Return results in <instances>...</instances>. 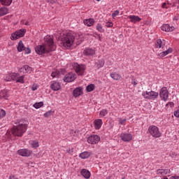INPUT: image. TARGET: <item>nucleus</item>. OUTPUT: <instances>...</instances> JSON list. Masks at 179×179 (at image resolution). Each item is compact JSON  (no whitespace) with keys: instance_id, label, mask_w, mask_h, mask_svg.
<instances>
[{"instance_id":"1","label":"nucleus","mask_w":179,"mask_h":179,"mask_svg":"<svg viewBox=\"0 0 179 179\" xmlns=\"http://www.w3.org/2000/svg\"><path fill=\"white\" fill-rule=\"evenodd\" d=\"M55 43L51 36H46L44 38V43L38 45L35 48V51L38 55H43V54H48L51 51H55Z\"/></svg>"},{"instance_id":"2","label":"nucleus","mask_w":179,"mask_h":179,"mask_svg":"<svg viewBox=\"0 0 179 179\" xmlns=\"http://www.w3.org/2000/svg\"><path fill=\"white\" fill-rule=\"evenodd\" d=\"M75 43V35L72 32H69L62 38L61 45L64 48H69L73 45Z\"/></svg>"},{"instance_id":"3","label":"nucleus","mask_w":179,"mask_h":179,"mask_svg":"<svg viewBox=\"0 0 179 179\" xmlns=\"http://www.w3.org/2000/svg\"><path fill=\"white\" fill-rule=\"evenodd\" d=\"M27 128V126L25 124L19 122L18 125L14 126L12 129V134L14 136H23Z\"/></svg>"},{"instance_id":"4","label":"nucleus","mask_w":179,"mask_h":179,"mask_svg":"<svg viewBox=\"0 0 179 179\" xmlns=\"http://www.w3.org/2000/svg\"><path fill=\"white\" fill-rule=\"evenodd\" d=\"M148 131L152 138H160V136H162V132H160L159 127L155 125L150 126L148 129Z\"/></svg>"},{"instance_id":"5","label":"nucleus","mask_w":179,"mask_h":179,"mask_svg":"<svg viewBox=\"0 0 179 179\" xmlns=\"http://www.w3.org/2000/svg\"><path fill=\"white\" fill-rule=\"evenodd\" d=\"M142 96L147 100H155L159 96V93L155 91H145L143 92Z\"/></svg>"},{"instance_id":"6","label":"nucleus","mask_w":179,"mask_h":179,"mask_svg":"<svg viewBox=\"0 0 179 179\" xmlns=\"http://www.w3.org/2000/svg\"><path fill=\"white\" fill-rule=\"evenodd\" d=\"M73 69L75 70L77 75L83 76V75L85 74V71H86V66L76 63L73 65Z\"/></svg>"},{"instance_id":"7","label":"nucleus","mask_w":179,"mask_h":179,"mask_svg":"<svg viewBox=\"0 0 179 179\" xmlns=\"http://www.w3.org/2000/svg\"><path fill=\"white\" fill-rule=\"evenodd\" d=\"M26 34V29H20L17 31H15L14 34L11 35V40H17L20 38V37H23L24 34Z\"/></svg>"},{"instance_id":"8","label":"nucleus","mask_w":179,"mask_h":179,"mask_svg":"<svg viewBox=\"0 0 179 179\" xmlns=\"http://www.w3.org/2000/svg\"><path fill=\"white\" fill-rule=\"evenodd\" d=\"M87 142L91 145H96L98 142H100V136L96 134L91 135L87 138Z\"/></svg>"},{"instance_id":"9","label":"nucleus","mask_w":179,"mask_h":179,"mask_svg":"<svg viewBox=\"0 0 179 179\" xmlns=\"http://www.w3.org/2000/svg\"><path fill=\"white\" fill-rule=\"evenodd\" d=\"M159 96L164 101H167L169 99V90L166 87H162L159 91Z\"/></svg>"},{"instance_id":"10","label":"nucleus","mask_w":179,"mask_h":179,"mask_svg":"<svg viewBox=\"0 0 179 179\" xmlns=\"http://www.w3.org/2000/svg\"><path fill=\"white\" fill-rule=\"evenodd\" d=\"M17 153L20 156H22L24 157H29L31 156L33 152L28 149H21L17 150Z\"/></svg>"},{"instance_id":"11","label":"nucleus","mask_w":179,"mask_h":179,"mask_svg":"<svg viewBox=\"0 0 179 179\" xmlns=\"http://www.w3.org/2000/svg\"><path fill=\"white\" fill-rule=\"evenodd\" d=\"M132 138V134L129 133H122L120 134V139H122L123 142H131Z\"/></svg>"},{"instance_id":"12","label":"nucleus","mask_w":179,"mask_h":179,"mask_svg":"<svg viewBox=\"0 0 179 179\" xmlns=\"http://www.w3.org/2000/svg\"><path fill=\"white\" fill-rule=\"evenodd\" d=\"M75 79H76V74L73 73H69L64 78V82H68V83L73 82Z\"/></svg>"},{"instance_id":"13","label":"nucleus","mask_w":179,"mask_h":179,"mask_svg":"<svg viewBox=\"0 0 179 179\" xmlns=\"http://www.w3.org/2000/svg\"><path fill=\"white\" fill-rule=\"evenodd\" d=\"M50 89L54 90V92H58V90L61 89V83L57 81H53L50 85Z\"/></svg>"},{"instance_id":"14","label":"nucleus","mask_w":179,"mask_h":179,"mask_svg":"<svg viewBox=\"0 0 179 179\" xmlns=\"http://www.w3.org/2000/svg\"><path fill=\"white\" fill-rule=\"evenodd\" d=\"M128 19L130 20L131 23H138L142 20V19L138 15H129Z\"/></svg>"},{"instance_id":"15","label":"nucleus","mask_w":179,"mask_h":179,"mask_svg":"<svg viewBox=\"0 0 179 179\" xmlns=\"http://www.w3.org/2000/svg\"><path fill=\"white\" fill-rule=\"evenodd\" d=\"M83 94V89H82L80 87L76 88L73 92V96H74V97H79V96L82 95Z\"/></svg>"},{"instance_id":"16","label":"nucleus","mask_w":179,"mask_h":179,"mask_svg":"<svg viewBox=\"0 0 179 179\" xmlns=\"http://www.w3.org/2000/svg\"><path fill=\"white\" fill-rule=\"evenodd\" d=\"M164 45H166V41L158 39L155 43L156 48H164Z\"/></svg>"},{"instance_id":"17","label":"nucleus","mask_w":179,"mask_h":179,"mask_svg":"<svg viewBox=\"0 0 179 179\" xmlns=\"http://www.w3.org/2000/svg\"><path fill=\"white\" fill-rule=\"evenodd\" d=\"M161 29L163 31H174V27H170L168 24H165L161 27Z\"/></svg>"},{"instance_id":"18","label":"nucleus","mask_w":179,"mask_h":179,"mask_svg":"<svg viewBox=\"0 0 179 179\" xmlns=\"http://www.w3.org/2000/svg\"><path fill=\"white\" fill-rule=\"evenodd\" d=\"M17 76H19V73H11L8 74V76L6 77V80L8 82H10V80H16Z\"/></svg>"},{"instance_id":"19","label":"nucleus","mask_w":179,"mask_h":179,"mask_svg":"<svg viewBox=\"0 0 179 179\" xmlns=\"http://www.w3.org/2000/svg\"><path fill=\"white\" fill-rule=\"evenodd\" d=\"M94 125L95 129H100L103 125V120L101 119H96L94 121Z\"/></svg>"},{"instance_id":"20","label":"nucleus","mask_w":179,"mask_h":179,"mask_svg":"<svg viewBox=\"0 0 179 179\" xmlns=\"http://www.w3.org/2000/svg\"><path fill=\"white\" fill-rule=\"evenodd\" d=\"M83 23L85 26L91 27V26H93V24H94V20L93 18L85 19L83 20Z\"/></svg>"},{"instance_id":"21","label":"nucleus","mask_w":179,"mask_h":179,"mask_svg":"<svg viewBox=\"0 0 179 179\" xmlns=\"http://www.w3.org/2000/svg\"><path fill=\"white\" fill-rule=\"evenodd\" d=\"M110 76L112 78V79H113V80H120V79H121V74L117 72L111 73Z\"/></svg>"},{"instance_id":"22","label":"nucleus","mask_w":179,"mask_h":179,"mask_svg":"<svg viewBox=\"0 0 179 179\" xmlns=\"http://www.w3.org/2000/svg\"><path fill=\"white\" fill-rule=\"evenodd\" d=\"M96 51L93 49L87 48L84 50V55H94Z\"/></svg>"},{"instance_id":"23","label":"nucleus","mask_w":179,"mask_h":179,"mask_svg":"<svg viewBox=\"0 0 179 179\" xmlns=\"http://www.w3.org/2000/svg\"><path fill=\"white\" fill-rule=\"evenodd\" d=\"M17 48V51H19V52H22V51H24V50H26V47H24V45L23 44V42L22 41H20L18 43Z\"/></svg>"},{"instance_id":"24","label":"nucleus","mask_w":179,"mask_h":179,"mask_svg":"<svg viewBox=\"0 0 179 179\" xmlns=\"http://www.w3.org/2000/svg\"><path fill=\"white\" fill-rule=\"evenodd\" d=\"M90 155H92L90 152L85 151L79 155V157L80 159H87V157H90Z\"/></svg>"},{"instance_id":"25","label":"nucleus","mask_w":179,"mask_h":179,"mask_svg":"<svg viewBox=\"0 0 179 179\" xmlns=\"http://www.w3.org/2000/svg\"><path fill=\"white\" fill-rule=\"evenodd\" d=\"M9 10L6 7L0 8V16H5V15H8Z\"/></svg>"},{"instance_id":"26","label":"nucleus","mask_w":179,"mask_h":179,"mask_svg":"<svg viewBox=\"0 0 179 179\" xmlns=\"http://www.w3.org/2000/svg\"><path fill=\"white\" fill-rule=\"evenodd\" d=\"M80 173L85 178H90V172L88 170L83 169Z\"/></svg>"},{"instance_id":"27","label":"nucleus","mask_w":179,"mask_h":179,"mask_svg":"<svg viewBox=\"0 0 179 179\" xmlns=\"http://www.w3.org/2000/svg\"><path fill=\"white\" fill-rule=\"evenodd\" d=\"M169 173V170L167 169H158L157 171V174L158 176H166Z\"/></svg>"},{"instance_id":"28","label":"nucleus","mask_w":179,"mask_h":179,"mask_svg":"<svg viewBox=\"0 0 179 179\" xmlns=\"http://www.w3.org/2000/svg\"><path fill=\"white\" fill-rule=\"evenodd\" d=\"M0 3L4 6H10L12 0H0Z\"/></svg>"},{"instance_id":"29","label":"nucleus","mask_w":179,"mask_h":179,"mask_svg":"<svg viewBox=\"0 0 179 179\" xmlns=\"http://www.w3.org/2000/svg\"><path fill=\"white\" fill-rule=\"evenodd\" d=\"M9 92L8 91H2L0 93V97H3V99H5V100H7V99L9 97Z\"/></svg>"},{"instance_id":"30","label":"nucleus","mask_w":179,"mask_h":179,"mask_svg":"<svg viewBox=\"0 0 179 179\" xmlns=\"http://www.w3.org/2000/svg\"><path fill=\"white\" fill-rule=\"evenodd\" d=\"M76 38L77 40H78V43L79 44H80V43H82L84 40L83 38V34H80V33H78L76 35Z\"/></svg>"},{"instance_id":"31","label":"nucleus","mask_w":179,"mask_h":179,"mask_svg":"<svg viewBox=\"0 0 179 179\" xmlns=\"http://www.w3.org/2000/svg\"><path fill=\"white\" fill-rule=\"evenodd\" d=\"M96 29L99 31V33H104L105 31L104 28H103V25L100 23L96 24Z\"/></svg>"},{"instance_id":"32","label":"nucleus","mask_w":179,"mask_h":179,"mask_svg":"<svg viewBox=\"0 0 179 179\" xmlns=\"http://www.w3.org/2000/svg\"><path fill=\"white\" fill-rule=\"evenodd\" d=\"M96 66L97 68H103L104 66V59H100L98 62H96Z\"/></svg>"},{"instance_id":"33","label":"nucleus","mask_w":179,"mask_h":179,"mask_svg":"<svg viewBox=\"0 0 179 179\" xmlns=\"http://www.w3.org/2000/svg\"><path fill=\"white\" fill-rule=\"evenodd\" d=\"M15 80L18 83H24V76H17Z\"/></svg>"},{"instance_id":"34","label":"nucleus","mask_w":179,"mask_h":179,"mask_svg":"<svg viewBox=\"0 0 179 179\" xmlns=\"http://www.w3.org/2000/svg\"><path fill=\"white\" fill-rule=\"evenodd\" d=\"M107 114H108V110H107V109H103L99 113V115L101 117H106Z\"/></svg>"},{"instance_id":"35","label":"nucleus","mask_w":179,"mask_h":179,"mask_svg":"<svg viewBox=\"0 0 179 179\" xmlns=\"http://www.w3.org/2000/svg\"><path fill=\"white\" fill-rule=\"evenodd\" d=\"M94 87H95V86L94 84H90L88 86H87L86 90H87V92H93V90H94Z\"/></svg>"},{"instance_id":"36","label":"nucleus","mask_w":179,"mask_h":179,"mask_svg":"<svg viewBox=\"0 0 179 179\" xmlns=\"http://www.w3.org/2000/svg\"><path fill=\"white\" fill-rule=\"evenodd\" d=\"M31 145L34 149H37V148H38V146H39L38 141H32V143H31Z\"/></svg>"},{"instance_id":"37","label":"nucleus","mask_w":179,"mask_h":179,"mask_svg":"<svg viewBox=\"0 0 179 179\" xmlns=\"http://www.w3.org/2000/svg\"><path fill=\"white\" fill-rule=\"evenodd\" d=\"M43 106H44L43 102L36 103L34 104V108H41V107H43Z\"/></svg>"},{"instance_id":"38","label":"nucleus","mask_w":179,"mask_h":179,"mask_svg":"<svg viewBox=\"0 0 179 179\" xmlns=\"http://www.w3.org/2000/svg\"><path fill=\"white\" fill-rule=\"evenodd\" d=\"M25 71L26 73H31V72L33 71V69L28 65H25Z\"/></svg>"},{"instance_id":"39","label":"nucleus","mask_w":179,"mask_h":179,"mask_svg":"<svg viewBox=\"0 0 179 179\" xmlns=\"http://www.w3.org/2000/svg\"><path fill=\"white\" fill-rule=\"evenodd\" d=\"M118 122L120 125H125V122H127V119L126 118H118Z\"/></svg>"},{"instance_id":"40","label":"nucleus","mask_w":179,"mask_h":179,"mask_svg":"<svg viewBox=\"0 0 179 179\" xmlns=\"http://www.w3.org/2000/svg\"><path fill=\"white\" fill-rule=\"evenodd\" d=\"M6 115V112L3 110V109H0V118H3Z\"/></svg>"},{"instance_id":"41","label":"nucleus","mask_w":179,"mask_h":179,"mask_svg":"<svg viewBox=\"0 0 179 179\" xmlns=\"http://www.w3.org/2000/svg\"><path fill=\"white\" fill-rule=\"evenodd\" d=\"M57 75H59V71H58L57 70L52 71V78H57Z\"/></svg>"},{"instance_id":"42","label":"nucleus","mask_w":179,"mask_h":179,"mask_svg":"<svg viewBox=\"0 0 179 179\" xmlns=\"http://www.w3.org/2000/svg\"><path fill=\"white\" fill-rule=\"evenodd\" d=\"M19 72H20L21 73H26V66H24L19 69Z\"/></svg>"},{"instance_id":"43","label":"nucleus","mask_w":179,"mask_h":179,"mask_svg":"<svg viewBox=\"0 0 179 179\" xmlns=\"http://www.w3.org/2000/svg\"><path fill=\"white\" fill-rule=\"evenodd\" d=\"M118 15H120V10H115L113 14H112V17H115L116 16H118Z\"/></svg>"},{"instance_id":"44","label":"nucleus","mask_w":179,"mask_h":179,"mask_svg":"<svg viewBox=\"0 0 179 179\" xmlns=\"http://www.w3.org/2000/svg\"><path fill=\"white\" fill-rule=\"evenodd\" d=\"M164 52H165V55H169V54H171V52H173V49L169 48L167 50L164 51Z\"/></svg>"},{"instance_id":"45","label":"nucleus","mask_w":179,"mask_h":179,"mask_svg":"<svg viewBox=\"0 0 179 179\" xmlns=\"http://www.w3.org/2000/svg\"><path fill=\"white\" fill-rule=\"evenodd\" d=\"M37 89H38V85H37V84L32 85L31 90L33 92H35V90H37Z\"/></svg>"},{"instance_id":"46","label":"nucleus","mask_w":179,"mask_h":179,"mask_svg":"<svg viewBox=\"0 0 179 179\" xmlns=\"http://www.w3.org/2000/svg\"><path fill=\"white\" fill-rule=\"evenodd\" d=\"M52 114V112L51 110H49L48 112H46L45 114H44V117H45L46 118L48 117H50V115Z\"/></svg>"},{"instance_id":"47","label":"nucleus","mask_w":179,"mask_h":179,"mask_svg":"<svg viewBox=\"0 0 179 179\" xmlns=\"http://www.w3.org/2000/svg\"><path fill=\"white\" fill-rule=\"evenodd\" d=\"M131 84L134 85V86H136V85H138V80H136L135 79H133L131 80Z\"/></svg>"},{"instance_id":"48","label":"nucleus","mask_w":179,"mask_h":179,"mask_svg":"<svg viewBox=\"0 0 179 179\" xmlns=\"http://www.w3.org/2000/svg\"><path fill=\"white\" fill-rule=\"evenodd\" d=\"M106 27H113V22H107L106 24Z\"/></svg>"},{"instance_id":"49","label":"nucleus","mask_w":179,"mask_h":179,"mask_svg":"<svg viewBox=\"0 0 179 179\" xmlns=\"http://www.w3.org/2000/svg\"><path fill=\"white\" fill-rule=\"evenodd\" d=\"M166 53L164 52H162L161 53H159V56L161 57V58H163L164 57H166Z\"/></svg>"},{"instance_id":"50","label":"nucleus","mask_w":179,"mask_h":179,"mask_svg":"<svg viewBox=\"0 0 179 179\" xmlns=\"http://www.w3.org/2000/svg\"><path fill=\"white\" fill-rule=\"evenodd\" d=\"M24 51H25L26 54H30V52H31V50H30V48H25V50H24Z\"/></svg>"},{"instance_id":"51","label":"nucleus","mask_w":179,"mask_h":179,"mask_svg":"<svg viewBox=\"0 0 179 179\" xmlns=\"http://www.w3.org/2000/svg\"><path fill=\"white\" fill-rule=\"evenodd\" d=\"M162 8L167 9V8H169V5L166 3H162Z\"/></svg>"},{"instance_id":"52","label":"nucleus","mask_w":179,"mask_h":179,"mask_svg":"<svg viewBox=\"0 0 179 179\" xmlns=\"http://www.w3.org/2000/svg\"><path fill=\"white\" fill-rule=\"evenodd\" d=\"M179 20V15L176 14L174 17H173V20Z\"/></svg>"},{"instance_id":"53","label":"nucleus","mask_w":179,"mask_h":179,"mask_svg":"<svg viewBox=\"0 0 179 179\" xmlns=\"http://www.w3.org/2000/svg\"><path fill=\"white\" fill-rule=\"evenodd\" d=\"M48 3H55V0H46Z\"/></svg>"},{"instance_id":"54","label":"nucleus","mask_w":179,"mask_h":179,"mask_svg":"<svg viewBox=\"0 0 179 179\" xmlns=\"http://www.w3.org/2000/svg\"><path fill=\"white\" fill-rule=\"evenodd\" d=\"M9 179H17V178L15 176V175H10L9 176Z\"/></svg>"},{"instance_id":"55","label":"nucleus","mask_w":179,"mask_h":179,"mask_svg":"<svg viewBox=\"0 0 179 179\" xmlns=\"http://www.w3.org/2000/svg\"><path fill=\"white\" fill-rule=\"evenodd\" d=\"M170 179H179V176H172Z\"/></svg>"},{"instance_id":"56","label":"nucleus","mask_w":179,"mask_h":179,"mask_svg":"<svg viewBox=\"0 0 179 179\" xmlns=\"http://www.w3.org/2000/svg\"><path fill=\"white\" fill-rule=\"evenodd\" d=\"M98 37H99V39L100 41H101V36H100V34H97Z\"/></svg>"},{"instance_id":"57","label":"nucleus","mask_w":179,"mask_h":179,"mask_svg":"<svg viewBox=\"0 0 179 179\" xmlns=\"http://www.w3.org/2000/svg\"><path fill=\"white\" fill-rule=\"evenodd\" d=\"M25 26H29V22H27L25 23Z\"/></svg>"},{"instance_id":"58","label":"nucleus","mask_w":179,"mask_h":179,"mask_svg":"<svg viewBox=\"0 0 179 179\" xmlns=\"http://www.w3.org/2000/svg\"><path fill=\"white\" fill-rule=\"evenodd\" d=\"M96 1H100V0H96Z\"/></svg>"}]
</instances>
